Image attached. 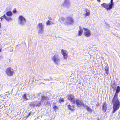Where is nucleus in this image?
Here are the masks:
<instances>
[{"label": "nucleus", "instance_id": "f257e3e1", "mask_svg": "<svg viewBox=\"0 0 120 120\" xmlns=\"http://www.w3.org/2000/svg\"><path fill=\"white\" fill-rule=\"evenodd\" d=\"M120 91V87L118 86L116 91V92L112 99V102L113 104V110L112 113H114L117 110L120 106V102L118 99V94Z\"/></svg>", "mask_w": 120, "mask_h": 120}, {"label": "nucleus", "instance_id": "f03ea898", "mask_svg": "<svg viewBox=\"0 0 120 120\" xmlns=\"http://www.w3.org/2000/svg\"><path fill=\"white\" fill-rule=\"evenodd\" d=\"M101 5L107 10H110L114 6L113 0H111L109 4L104 3L101 4Z\"/></svg>", "mask_w": 120, "mask_h": 120}, {"label": "nucleus", "instance_id": "7ed1b4c3", "mask_svg": "<svg viewBox=\"0 0 120 120\" xmlns=\"http://www.w3.org/2000/svg\"><path fill=\"white\" fill-rule=\"evenodd\" d=\"M5 72L8 76H11L13 75L14 73V71L13 69L10 68H9L6 69Z\"/></svg>", "mask_w": 120, "mask_h": 120}, {"label": "nucleus", "instance_id": "20e7f679", "mask_svg": "<svg viewBox=\"0 0 120 120\" xmlns=\"http://www.w3.org/2000/svg\"><path fill=\"white\" fill-rule=\"evenodd\" d=\"M59 56L58 54L55 55L52 58V59L55 63L57 64H59L60 61L59 58Z\"/></svg>", "mask_w": 120, "mask_h": 120}, {"label": "nucleus", "instance_id": "39448f33", "mask_svg": "<svg viewBox=\"0 0 120 120\" xmlns=\"http://www.w3.org/2000/svg\"><path fill=\"white\" fill-rule=\"evenodd\" d=\"M74 22L73 18L71 17H68L66 19L64 24L66 25L72 24Z\"/></svg>", "mask_w": 120, "mask_h": 120}, {"label": "nucleus", "instance_id": "423d86ee", "mask_svg": "<svg viewBox=\"0 0 120 120\" xmlns=\"http://www.w3.org/2000/svg\"><path fill=\"white\" fill-rule=\"evenodd\" d=\"M83 29L85 31H86L84 32V34L85 36L87 37H89L91 35V33L90 30H89L87 28H83Z\"/></svg>", "mask_w": 120, "mask_h": 120}, {"label": "nucleus", "instance_id": "0eeeda50", "mask_svg": "<svg viewBox=\"0 0 120 120\" xmlns=\"http://www.w3.org/2000/svg\"><path fill=\"white\" fill-rule=\"evenodd\" d=\"M20 23L21 25L24 24L26 22V19L22 16L20 15L19 17Z\"/></svg>", "mask_w": 120, "mask_h": 120}, {"label": "nucleus", "instance_id": "6e6552de", "mask_svg": "<svg viewBox=\"0 0 120 120\" xmlns=\"http://www.w3.org/2000/svg\"><path fill=\"white\" fill-rule=\"evenodd\" d=\"M61 52L64 58L65 59H66L68 57V52L66 50L62 49Z\"/></svg>", "mask_w": 120, "mask_h": 120}, {"label": "nucleus", "instance_id": "1a4fd4ad", "mask_svg": "<svg viewBox=\"0 0 120 120\" xmlns=\"http://www.w3.org/2000/svg\"><path fill=\"white\" fill-rule=\"evenodd\" d=\"M75 103L77 105V106H82L83 107L84 106V104L82 102H81L80 100L78 99H76L75 101Z\"/></svg>", "mask_w": 120, "mask_h": 120}, {"label": "nucleus", "instance_id": "9d476101", "mask_svg": "<svg viewBox=\"0 0 120 120\" xmlns=\"http://www.w3.org/2000/svg\"><path fill=\"white\" fill-rule=\"evenodd\" d=\"M68 98L73 104H75V100L74 97L71 94L68 95Z\"/></svg>", "mask_w": 120, "mask_h": 120}, {"label": "nucleus", "instance_id": "9b49d317", "mask_svg": "<svg viewBox=\"0 0 120 120\" xmlns=\"http://www.w3.org/2000/svg\"><path fill=\"white\" fill-rule=\"evenodd\" d=\"M107 109V105L106 102H104L102 106V109L103 111L105 112L106 111Z\"/></svg>", "mask_w": 120, "mask_h": 120}, {"label": "nucleus", "instance_id": "f8f14e48", "mask_svg": "<svg viewBox=\"0 0 120 120\" xmlns=\"http://www.w3.org/2000/svg\"><path fill=\"white\" fill-rule=\"evenodd\" d=\"M68 109L71 111H73L75 110V106L72 105L71 106L70 104H69L68 105Z\"/></svg>", "mask_w": 120, "mask_h": 120}, {"label": "nucleus", "instance_id": "ddd939ff", "mask_svg": "<svg viewBox=\"0 0 120 120\" xmlns=\"http://www.w3.org/2000/svg\"><path fill=\"white\" fill-rule=\"evenodd\" d=\"M85 11L86 12V13L84 14V15L85 16H87L90 15V13L89 10L87 9H85Z\"/></svg>", "mask_w": 120, "mask_h": 120}, {"label": "nucleus", "instance_id": "4468645a", "mask_svg": "<svg viewBox=\"0 0 120 120\" xmlns=\"http://www.w3.org/2000/svg\"><path fill=\"white\" fill-rule=\"evenodd\" d=\"M56 103H54L53 104L52 106L54 110H57L58 109V107L56 106Z\"/></svg>", "mask_w": 120, "mask_h": 120}, {"label": "nucleus", "instance_id": "2eb2a0df", "mask_svg": "<svg viewBox=\"0 0 120 120\" xmlns=\"http://www.w3.org/2000/svg\"><path fill=\"white\" fill-rule=\"evenodd\" d=\"M4 16L5 17V19H6V20L8 22H9L12 20V18L11 17H6L5 14H4Z\"/></svg>", "mask_w": 120, "mask_h": 120}, {"label": "nucleus", "instance_id": "dca6fc26", "mask_svg": "<svg viewBox=\"0 0 120 120\" xmlns=\"http://www.w3.org/2000/svg\"><path fill=\"white\" fill-rule=\"evenodd\" d=\"M6 14L8 16H11L12 15V12L10 11H9L6 13Z\"/></svg>", "mask_w": 120, "mask_h": 120}, {"label": "nucleus", "instance_id": "f3484780", "mask_svg": "<svg viewBox=\"0 0 120 120\" xmlns=\"http://www.w3.org/2000/svg\"><path fill=\"white\" fill-rule=\"evenodd\" d=\"M65 20V18L64 17H61L59 19V21L61 23L64 22Z\"/></svg>", "mask_w": 120, "mask_h": 120}, {"label": "nucleus", "instance_id": "a211bd4d", "mask_svg": "<svg viewBox=\"0 0 120 120\" xmlns=\"http://www.w3.org/2000/svg\"><path fill=\"white\" fill-rule=\"evenodd\" d=\"M38 26L40 30H41L43 29V25H42V23H39L38 24Z\"/></svg>", "mask_w": 120, "mask_h": 120}, {"label": "nucleus", "instance_id": "6ab92c4d", "mask_svg": "<svg viewBox=\"0 0 120 120\" xmlns=\"http://www.w3.org/2000/svg\"><path fill=\"white\" fill-rule=\"evenodd\" d=\"M83 30L81 29H80V30L78 32V35L79 36H81L82 34Z\"/></svg>", "mask_w": 120, "mask_h": 120}, {"label": "nucleus", "instance_id": "aec40b11", "mask_svg": "<svg viewBox=\"0 0 120 120\" xmlns=\"http://www.w3.org/2000/svg\"><path fill=\"white\" fill-rule=\"evenodd\" d=\"M23 98L24 99L25 101L28 100V99L27 98L26 95L25 94H24L22 96Z\"/></svg>", "mask_w": 120, "mask_h": 120}, {"label": "nucleus", "instance_id": "412c9836", "mask_svg": "<svg viewBox=\"0 0 120 120\" xmlns=\"http://www.w3.org/2000/svg\"><path fill=\"white\" fill-rule=\"evenodd\" d=\"M105 71L107 74H109V69L108 67H106L105 68Z\"/></svg>", "mask_w": 120, "mask_h": 120}, {"label": "nucleus", "instance_id": "4be33fe9", "mask_svg": "<svg viewBox=\"0 0 120 120\" xmlns=\"http://www.w3.org/2000/svg\"><path fill=\"white\" fill-rule=\"evenodd\" d=\"M86 109L88 111L90 112H91L92 111V110L90 107H89L87 106H86Z\"/></svg>", "mask_w": 120, "mask_h": 120}, {"label": "nucleus", "instance_id": "5701e85b", "mask_svg": "<svg viewBox=\"0 0 120 120\" xmlns=\"http://www.w3.org/2000/svg\"><path fill=\"white\" fill-rule=\"evenodd\" d=\"M47 97L42 96H41V100H47Z\"/></svg>", "mask_w": 120, "mask_h": 120}, {"label": "nucleus", "instance_id": "b1692460", "mask_svg": "<svg viewBox=\"0 0 120 120\" xmlns=\"http://www.w3.org/2000/svg\"><path fill=\"white\" fill-rule=\"evenodd\" d=\"M29 105L31 107H34L35 106V105L34 104V103L33 102L30 103Z\"/></svg>", "mask_w": 120, "mask_h": 120}, {"label": "nucleus", "instance_id": "393cba45", "mask_svg": "<svg viewBox=\"0 0 120 120\" xmlns=\"http://www.w3.org/2000/svg\"><path fill=\"white\" fill-rule=\"evenodd\" d=\"M51 22L49 20H48L46 22V24L47 25H50L51 24Z\"/></svg>", "mask_w": 120, "mask_h": 120}, {"label": "nucleus", "instance_id": "a878e982", "mask_svg": "<svg viewBox=\"0 0 120 120\" xmlns=\"http://www.w3.org/2000/svg\"><path fill=\"white\" fill-rule=\"evenodd\" d=\"M64 101V99H60L59 102L60 103L63 102Z\"/></svg>", "mask_w": 120, "mask_h": 120}, {"label": "nucleus", "instance_id": "bb28decb", "mask_svg": "<svg viewBox=\"0 0 120 120\" xmlns=\"http://www.w3.org/2000/svg\"><path fill=\"white\" fill-rule=\"evenodd\" d=\"M69 2L68 0H65L64 1V4H66L68 3Z\"/></svg>", "mask_w": 120, "mask_h": 120}, {"label": "nucleus", "instance_id": "cd10ccee", "mask_svg": "<svg viewBox=\"0 0 120 120\" xmlns=\"http://www.w3.org/2000/svg\"><path fill=\"white\" fill-rule=\"evenodd\" d=\"M16 12V9H14L13 11V12L14 13H15Z\"/></svg>", "mask_w": 120, "mask_h": 120}, {"label": "nucleus", "instance_id": "c85d7f7f", "mask_svg": "<svg viewBox=\"0 0 120 120\" xmlns=\"http://www.w3.org/2000/svg\"><path fill=\"white\" fill-rule=\"evenodd\" d=\"M4 17L5 18V17L4 16V15L3 16H2L0 17V19H1V21L2 20V19H3Z\"/></svg>", "mask_w": 120, "mask_h": 120}, {"label": "nucleus", "instance_id": "c756f323", "mask_svg": "<svg viewBox=\"0 0 120 120\" xmlns=\"http://www.w3.org/2000/svg\"><path fill=\"white\" fill-rule=\"evenodd\" d=\"M2 48L1 45V44H0V53L2 51Z\"/></svg>", "mask_w": 120, "mask_h": 120}, {"label": "nucleus", "instance_id": "7c9ffc66", "mask_svg": "<svg viewBox=\"0 0 120 120\" xmlns=\"http://www.w3.org/2000/svg\"><path fill=\"white\" fill-rule=\"evenodd\" d=\"M32 113V112L31 111L30 112L28 113V117L31 114V113Z\"/></svg>", "mask_w": 120, "mask_h": 120}, {"label": "nucleus", "instance_id": "2f4dec72", "mask_svg": "<svg viewBox=\"0 0 120 120\" xmlns=\"http://www.w3.org/2000/svg\"><path fill=\"white\" fill-rule=\"evenodd\" d=\"M99 106V105L98 103H97L96 104V106L98 107Z\"/></svg>", "mask_w": 120, "mask_h": 120}, {"label": "nucleus", "instance_id": "473e14b6", "mask_svg": "<svg viewBox=\"0 0 120 120\" xmlns=\"http://www.w3.org/2000/svg\"><path fill=\"white\" fill-rule=\"evenodd\" d=\"M49 19L50 20H52V19H51V18H49Z\"/></svg>", "mask_w": 120, "mask_h": 120}, {"label": "nucleus", "instance_id": "72a5a7b5", "mask_svg": "<svg viewBox=\"0 0 120 120\" xmlns=\"http://www.w3.org/2000/svg\"><path fill=\"white\" fill-rule=\"evenodd\" d=\"M1 23H0V29L1 28Z\"/></svg>", "mask_w": 120, "mask_h": 120}, {"label": "nucleus", "instance_id": "f704fd0d", "mask_svg": "<svg viewBox=\"0 0 120 120\" xmlns=\"http://www.w3.org/2000/svg\"><path fill=\"white\" fill-rule=\"evenodd\" d=\"M98 1L100 2V0H97Z\"/></svg>", "mask_w": 120, "mask_h": 120}, {"label": "nucleus", "instance_id": "c9c22d12", "mask_svg": "<svg viewBox=\"0 0 120 120\" xmlns=\"http://www.w3.org/2000/svg\"><path fill=\"white\" fill-rule=\"evenodd\" d=\"M36 106H39V105H36Z\"/></svg>", "mask_w": 120, "mask_h": 120}, {"label": "nucleus", "instance_id": "e433bc0d", "mask_svg": "<svg viewBox=\"0 0 120 120\" xmlns=\"http://www.w3.org/2000/svg\"><path fill=\"white\" fill-rule=\"evenodd\" d=\"M52 23L53 24H54V22H52Z\"/></svg>", "mask_w": 120, "mask_h": 120}]
</instances>
